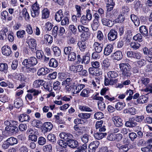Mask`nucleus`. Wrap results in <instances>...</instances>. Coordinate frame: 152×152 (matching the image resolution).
<instances>
[{
    "label": "nucleus",
    "mask_w": 152,
    "mask_h": 152,
    "mask_svg": "<svg viewBox=\"0 0 152 152\" xmlns=\"http://www.w3.org/2000/svg\"><path fill=\"white\" fill-rule=\"evenodd\" d=\"M107 75L108 77L105 78L104 81L105 86L112 85L117 82L118 80L115 78L118 77V75L116 71H109L107 73Z\"/></svg>",
    "instance_id": "nucleus-1"
},
{
    "label": "nucleus",
    "mask_w": 152,
    "mask_h": 152,
    "mask_svg": "<svg viewBox=\"0 0 152 152\" xmlns=\"http://www.w3.org/2000/svg\"><path fill=\"white\" fill-rule=\"evenodd\" d=\"M119 66L123 77L128 78L131 77L132 73L129 68L130 66L129 64L128 63H122L119 64Z\"/></svg>",
    "instance_id": "nucleus-2"
},
{
    "label": "nucleus",
    "mask_w": 152,
    "mask_h": 152,
    "mask_svg": "<svg viewBox=\"0 0 152 152\" xmlns=\"http://www.w3.org/2000/svg\"><path fill=\"white\" fill-rule=\"evenodd\" d=\"M38 63L37 58L34 57H31L24 59L22 62L23 65L26 68L36 65Z\"/></svg>",
    "instance_id": "nucleus-3"
},
{
    "label": "nucleus",
    "mask_w": 152,
    "mask_h": 152,
    "mask_svg": "<svg viewBox=\"0 0 152 152\" xmlns=\"http://www.w3.org/2000/svg\"><path fill=\"white\" fill-rule=\"evenodd\" d=\"M31 8V12L32 17L34 18L37 17L39 13L40 7L37 2L36 1L33 4Z\"/></svg>",
    "instance_id": "nucleus-4"
},
{
    "label": "nucleus",
    "mask_w": 152,
    "mask_h": 152,
    "mask_svg": "<svg viewBox=\"0 0 152 152\" xmlns=\"http://www.w3.org/2000/svg\"><path fill=\"white\" fill-rule=\"evenodd\" d=\"M73 78L72 77H68L62 83V85L66 86L65 89L68 91H71L73 87L72 84Z\"/></svg>",
    "instance_id": "nucleus-5"
},
{
    "label": "nucleus",
    "mask_w": 152,
    "mask_h": 152,
    "mask_svg": "<svg viewBox=\"0 0 152 152\" xmlns=\"http://www.w3.org/2000/svg\"><path fill=\"white\" fill-rule=\"evenodd\" d=\"M148 97L145 96H140L137 100H134L133 103L135 105H137L138 104H144L148 101Z\"/></svg>",
    "instance_id": "nucleus-6"
},
{
    "label": "nucleus",
    "mask_w": 152,
    "mask_h": 152,
    "mask_svg": "<svg viewBox=\"0 0 152 152\" xmlns=\"http://www.w3.org/2000/svg\"><path fill=\"white\" fill-rule=\"evenodd\" d=\"M117 37V32L115 30L111 29L108 34L109 40L113 41L115 40Z\"/></svg>",
    "instance_id": "nucleus-7"
},
{
    "label": "nucleus",
    "mask_w": 152,
    "mask_h": 152,
    "mask_svg": "<svg viewBox=\"0 0 152 152\" xmlns=\"http://www.w3.org/2000/svg\"><path fill=\"white\" fill-rule=\"evenodd\" d=\"M99 143L96 141L91 143L89 145L88 150L89 152H95L96 149L97 148Z\"/></svg>",
    "instance_id": "nucleus-8"
},
{
    "label": "nucleus",
    "mask_w": 152,
    "mask_h": 152,
    "mask_svg": "<svg viewBox=\"0 0 152 152\" xmlns=\"http://www.w3.org/2000/svg\"><path fill=\"white\" fill-rule=\"evenodd\" d=\"M114 125L117 127H122L123 125L122 123L123 120L118 117H114L112 118Z\"/></svg>",
    "instance_id": "nucleus-9"
},
{
    "label": "nucleus",
    "mask_w": 152,
    "mask_h": 152,
    "mask_svg": "<svg viewBox=\"0 0 152 152\" xmlns=\"http://www.w3.org/2000/svg\"><path fill=\"white\" fill-rule=\"evenodd\" d=\"M87 41L84 39L78 42L77 45L80 50L82 52H84L86 49Z\"/></svg>",
    "instance_id": "nucleus-10"
},
{
    "label": "nucleus",
    "mask_w": 152,
    "mask_h": 152,
    "mask_svg": "<svg viewBox=\"0 0 152 152\" xmlns=\"http://www.w3.org/2000/svg\"><path fill=\"white\" fill-rule=\"evenodd\" d=\"M8 28L4 27L0 31V40H4L6 39L7 37L6 33L8 31Z\"/></svg>",
    "instance_id": "nucleus-11"
},
{
    "label": "nucleus",
    "mask_w": 152,
    "mask_h": 152,
    "mask_svg": "<svg viewBox=\"0 0 152 152\" xmlns=\"http://www.w3.org/2000/svg\"><path fill=\"white\" fill-rule=\"evenodd\" d=\"M53 127V125L51 122H47L44 123L43 127L44 132L47 133L50 131L52 129Z\"/></svg>",
    "instance_id": "nucleus-12"
},
{
    "label": "nucleus",
    "mask_w": 152,
    "mask_h": 152,
    "mask_svg": "<svg viewBox=\"0 0 152 152\" xmlns=\"http://www.w3.org/2000/svg\"><path fill=\"white\" fill-rule=\"evenodd\" d=\"M137 125V123L135 121L133 118H129V120L126 121L125 124V125L126 127H133Z\"/></svg>",
    "instance_id": "nucleus-13"
},
{
    "label": "nucleus",
    "mask_w": 152,
    "mask_h": 152,
    "mask_svg": "<svg viewBox=\"0 0 152 152\" xmlns=\"http://www.w3.org/2000/svg\"><path fill=\"white\" fill-rule=\"evenodd\" d=\"M129 143L128 142H126V144L122 145L118 143L116 145V147L119 148V151L121 152H126L129 150L128 145Z\"/></svg>",
    "instance_id": "nucleus-14"
},
{
    "label": "nucleus",
    "mask_w": 152,
    "mask_h": 152,
    "mask_svg": "<svg viewBox=\"0 0 152 152\" xmlns=\"http://www.w3.org/2000/svg\"><path fill=\"white\" fill-rule=\"evenodd\" d=\"M66 142L67 145L71 148H76L78 145V142L75 140H67Z\"/></svg>",
    "instance_id": "nucleus-15"
},
{
    "label": "nucleus",
    "mask_w": 152,
    "mask_h": 152,
    "mask_svg": "<svg viewBox=\"0 0 152 152\" xmlns=\"http://www.w3.org/2000/svg\"><path fill=\"white\" fill-rule=\"evenodd\" d=\"M102 24L104 25L109 27H112L113 25V22L111 20L109 19L104 18L102 20Z\"/></svg>",
    "instance_id": "nucleus-16"
},
{
    "label": "nucleus",
    "mask_w": 152,
    "mask_h": 152,
    "mask_svg": "<svg viewBox=\"0 0 152 152\" xmlns=\"http://www.w3.org/2000/svg\"><path fill=\"white\" fill-rule=\"evenodd\" d=\"M5 130L9 132L15 133L18 132V129L17 127L11 125L10 126H6Z\"/></svg>",
    "instance_id": "nucleus-17"
},
{
    "label": "nucleus",
    "mask_w": 152,
    "mask_h": 152,
    "mask_svg": "<svg viewBox=\"0 0 152 152\" xmlns=\"http://www.w3.org/2000/svg\"><path fill=\"white\" fill-rule=\"evenodd\" d=\"M103 45L102 43H99L97 42H95L93 45V47L96 51L98 53H100L102 50Z\"/></svg>",
    "instance_id": "nucleus-18"
},
{
    "label": "nucleus",
    "mask_w": 152,
    "mask_h": 152,
    "mask_svg": "<svg viewBox=\"0 0 152 152\" xmlns=\"http://www.w3.org/2000/svg\"><path fill=\"white\" fill-rule=\"evenodd\" d=\"M139 31L140 34L143 36L146 37L148 36V29L146 26H140L139 28Z\"/></svg>",
    "instance_id": "nucleus-19"
},
{
    "label": "nucleus",
    "mask_w": 152,
    "mask_h": 152,
    "mask_svg": "<svg viewBox=\"0 0 152 152\" xmlns=\"http://www.w3.org/2000/svg\"><path fill=\"white\" fill-rule=\"evenodd\" d=\"M2 54L5 56H9L11 53L12 51L10 47L8 46H4L2 48Z\"/></svg>",
    "instance_id": "nucleus-20"
},
{
    "label": "nucleus",
    "mask_w": 152,
    "mask_h": 152,
    "mask_svg": "<svg viewBox=\"0 0 152 152\" xmlns=\"http://www.w3.org/2000/svg\"><path fill=\"white\" fill-rule=\"evenodd\" d=\"M49 72V70L47 68L42 67L38 70L37 74L39 76H44L48 73Z\"/></svg>",
    "instance_id": "nucleus-21"
},
{
    "label": "nucleus",
    "mask_w": 152,
    "mask_h": 152,
    "mask_svg": "<svg viewBox=\"0 0 152 152\" xmlns=\"http://www.w3.org/2000/svg\"><path fill=\"white\" fill-rule=\"evenodd\" d=\"M130 18L132 21L137 26H139L140 24V20L138 17L134 15L131 14L130 15Z\"/></svg>",
    "instance_id": "nucleus-22"
},
{
    "label": "nucleus",
    "mask_w": 152,
    "mask_h": 152,
    "mask_svg": "<svg viewBox=\"0 0 152 152\" xmlns=\"http://www.w3.org/2000/svg\"><path fill=\"white\" fill-rule=\"evenodd\" d=\"M113 49V46L111 44H109L106 46L104 48V55H109L112 52Z\"/></svg>",
    "instance_id": "nucleus-23"
},
{
    "label": "nucleus",
    "mask_w": 152,
    "mask_h": 152,
    "mask_svg": "<svg viewBox=\"0 0 152 152\" xmlns=\"http://www.w3.org/2000/svg\"><path fill=\"white\" fill-rule=\"evenodd\" d=\"M64 17L63 12L61 10H60L56 12L55 18L56 20L58 22L61 20V19Z\"/></svg>",
    "instance_id": "nucleus-24"
},
{
    "label": "nucleus",
    "mask_w": 152,
    "mask_h": 152,
    "mask_svg": "<svg viewBox=\"0 0 152 152\" xmlns=\"http://www.w3.org/2000/svg\"><path fill=\"white\" fill-rule=\"evenodd\" d=\"M29 116L25 114H22L19 117V120L21 122L23 121L28 122L30 120Z\"/></svg>",
    "instance_id": "nucleus-25"
},
{
    "label": "nucleus",
    "mask_w": 152,
    "mask_h": 152,
    "mask_svg": "<svg viewBox=\"0 0 152 152\" xmlns=\"http://www.w3.org/2000/svg\"><path fill=\"white\" fill-rule=\"evenodd\" d=\"M113 59L117 60H120L123 57L121 51H118L113 53L112 55Z\"/></svg>",
    "instance_id": "nucleus-26"
},
{
    "label": "nucleus",
    "mask_w": 152,
    "mask_h": 152,
    "mask_svg": "<svg viewBox=\"0 0 152 152\" xmlns=\"http://www.w3.org/2000/svg\"><path fill=\"white\" fill-rule=\"evenodd\" d=\"M92 91L88 88H85L83 90L80 94V95L84 97H88L89 96V94L92 92Z\"/></svg>",
    "instance_id": "nucleus-27"
},
{
    "label": "nucleus",
    "mask_w": 152,
    "mask_h": 152,
    "mask_svg": "<svg viewBox=\"0 0 152 152\" xmlns=\"http://www.w3.org/2000/svg\"><path fill=\"white\" fill-rule=\"evenodd\" d=\"M22 100L20 98L18 97L14 101V106L16 108H19L23 105Z\"/></svg>",
    "instance_id": "nucleus-28"
},
{
    "label": "nucleus",
    "mask_w": 152,
    "mask_h": 152,
    "mask_svg": "<svg viewBox=\"0 0 152 152\" xmlns=\"http://www.w3.org/2000/svg\"><path fill=\"white\" fill-rule=\"evenodd\" d=\"M50 15V12L47 8L44 9L42 11V18L46 19L48 18Z\"/></svg>",
    "instance_id": "nucleus-29"
},
{
    "label": "nucleus",
    "mask_w": 152,
    "mask_h": 152,
    "mask_svg": "<svg viewBox=\"0 0 152 152\" xmlns=\"http://www.w3.org/2000/svg\"><path fill=\"white\" fill-rule=\"evenodd\" d=\"M125 102H118L115 105V108L118 110H122L125 106Z\"/></svg>",
    "instance_id": "nucleus-30"
},
{
    "label": "nucleus",
    "mask_w": 152,
    "mask_h": 152,
    "mask_svg": "<svg viewBox=\"0 0 152 152\" xmlns=\"http://www.w3.org/2000/svg\"><path fill=\"white\" fill-rule=\"evenodd\" d=\"M48 65L50 67L56 68L58 65V63L56 59L55 58H52L49 61Z\"/></svg>",
    "instance_id": "nucleus-31"
},
{
    "label": "nucleus",
    "mask_w": 152,
    "mask_h": 152,
    "mask_svg": "<svg viewBox=\"0 0 152 152\" xmlns=\"http://www.w3.org/2000/svg\"><path fill=\"white\" fill-rule=\"evenodd\" d=\"M107 135L106 133L96 132L94 134L95 138L97 140H100L104 137Z\"/></svg>",
    "instance_id": "nucleus-32"
},
{
    "label": "nucleus",
    "mask_w": 152,
    "mask_h": 152,
    "mask_svg": "<svg viewBox=\"0 0 152 152\" xmlns=\"http://www.w3.org/2000/svg\"><path fill=\"white\" fill-rule=\"evenodd\" d=\"M44 81L42 80H35L33 83V87L37 88L41 86H42Z\"/></svg>",
    "instance_id": "nucleus-33"
},
{
    "label": "nucleus",
    "mask_w": 152,
    "mask_h": 152,
    "mask_svg": "<svg viewBox=\"0 0 152 152\" xmlns=\"http://www.w3.org/2000/svg\"><path fill=\"white\" fill-rule=\"evenodd\" d=\"M8 65L6 63H1L0 64V71L2 73H7V72Z\"/></svg>",
    "instance_id": "nucleus-34"
},
{
    "label": "nucleus",
    "mask_w": 152,
    "mask_h": 152,
    "mask_svg": "<svg viewBox=\"0 0 152 152\" xmlns=\"http://www.w3.org/2000/svg\"><path fill=\"white\" fill-rule=\"evenodd\" d=\"M130 10L129 7L127 5H125L122 7L120 13L126 15L129 12Z\"/></svg>",
    "instance_id": "nucleus-35"
},
{
    "label": "nucleus",
    "mask_w": 152,
    "mask_h": 152,
    "mask_svg": "<svg viewBox=\"0 0 152 152\" xmlns=\"http://www.w3.org/2000/svg\"><path fill=\"white\" fill-rule=\"evenodd\" d=\"M6 142H7L10 145H13L18 143L17 139L13 137H11L8 138L6 140Z\"/></svg>",
    "instance_id": "nucleus-36"
},
{
    "label": "nucleus",
    "mask_w": 152,
    "mask_h": 152,
    "mask_svg": "<svg viewBox=\"0 0 152 152\" xmlns=\"http://www.w3.org/2000/svg\"><path fill=\"white\" fill-rule=\"evenodd\" d=\"M75 8L76 9V15L78 18H80L82 15L81 7L78 5H76L75 6Z\"/></svg>",
    "instance_id": "nucleus-37"
},
{
    "label": "nucleus",
    "mask_w": 152,
    "mask_h": 152,
    "mask_svg": "<svg viewBox=\"0 0 152 152\" xmlns=\"http://www.w3.org/2000/svg\"><path fill=\"white\" fill-rule=\"evenodd\" d=\"M91 114L90 113H80L78 115V117L81 118L82 119H88L91 116Z\"/></svg>",
    "instance_id": "nucleus-38"
},
{
    "label": "nucleus",
    "mask_w": 152,
    "mask_h": 152,
    "mask_svg": "<svg viewBox=\"0 0 152 152\" xmlns=\"http://www.w3.org/2000/svg\"><path fill=\"white\" fill-rule=\"evenodd\" d=\"M136 109L134 107H131L126 109L124 110V113L125 114L129 113L130 114L134 115L135 114Z\"/></svg>",
    "instance_id": "nucleus-39"
},
{
    "label": "nucleus",
    "mask_w": 152,
    "mask_h": 152,
    "mask_svg": "<svg viewBox=\"0 0 152 152\" xmlns=\"http://www.w3.org/2000/svg\"><path fill=\"white\" fill-rule=\"evenodd\" d=\"M90 56L88 55H86L83 57L81 64L85 65L87 64L90 62Z\"/></svg>",
    "instance_id": "nucleus-40"
},
{
    "label": "nucleus",
    "mask_w": 152,
    "mask_h": 152,
    "mask_svg": "<svg viewBox=\"0 0 152 152\" xmlns=\"http://www.w3.org/2000/svg\"><path fill=\"white\" fill-rule=\"evenodd\" d=\"M43 83V84L42 85L44 89H45L46 91H48L49 92H51L52 91V87L50 83H46L45 81Z\"/></svg>",
    "instance_id": "nucleus-41"
},
{
    "label": "nucleus",
    "mask_w": 152,
    "mask_h": 152,
    "mask_svg": "<svg viewBox=\"0 0 152 152\" xmlns=\"http://www.w3.org/2000/svg\"><path fill=\"white\" fill-rule=\"evenodd\" d=\"M43 150L44 152H51L52 147L51 144H48L43 146Z\"/></svg>",
    "instance_id": "nucleus-42"
},
{
    "label": "nucleus",
    "mask_w": 152,
    "mask_h": 152,
    "mask_svg": "<svg viewBox=\"0 0 152 152\" xmlns=\"http://www.w3.org/2000/svg\"><path fill=\"white\" fill-rule=\"evenodd\" d=\"M78 31L79 32H88L89 31L88 28L85 27L82 25H79L77 27Z\"/></svg>",
    "instance_id": "nucleus-43"
},
{
    "label": "nucleus",
    "mask_w": 152,
    "mask_h": 152,
    "mask_svg": "<svg viewBox=\"0 0 152 152\" xmlns=\"http://www.w3.org/2000/svg\"><path fill=\"white\" fill-rule=\"evenodd\" d=\"M68 60L70 61H73L76 58V54L74 52H71L68 55Z\"/></svg>",
    "instance_id": "nucleus-44"
},
{
    "label": "nucleus",
    "mask_w": 152,
    "mask_h": 152,
    "mask_svg": "<svg viewBox=\"0 0 152 152\" xmlns=\"http://www.w3.org/2000/svg\"><path fill=\"white\" fill-rule=\"evenodd\" d=\"M79 108L82 111L88 112L92 111V110L90 107L86 106L79 105Z\"/></svg>",
    "instance_id": "nucleus-45"
},
{
    "label": "nucleus",
    "mask_w": 152,
    "mask_h": 152,
    "mask_svg": "<svg viewBox=\"0 0 152 152\" xmlns=\"http://www.w3.org/2000/svg\"><path fill=\"white\" fill-rule=\"evenodd\" d=\"M130 45V47L135 50L139 48L140 46V44L137 42H132Z\"/></svg>",
    "instance_id": "nucleus-46"
},
{
    "label": "nucleus",
    "mask_w": 152,
    "mask_h": 152,
    "mask_svg": "<svg viewBox=\"0 0 152 152\" xmlns=\"http://www.w3.org/2000/svg\"><path fill=\"white\" fill-rule=\"evenodd\" d=\"M44 38L49 44H51L53 42V37L49 34L45 35L44 36Z\"/></svg>",
    "instance_id": "nucleus-47"
},
{
    "label": "nucleus",
    "mask_w": 152,
    "mask_h": 152,
    "mask_svg": "<svg viewBox=\"0 0 152 152\" xmlns=\"http://www.w3.org/2000/svg\"><path fill=\"white\" fill-rule=\"evenodd\" d=\"M133 39L136 41L141 42L142 41V36L140 33H138L133 37Z\"/></svg>",
    "instance_id": "nucleus-48"
},
{
    "label": "nucleus",
    "mask_w": 152,
    "mask_h": 152,
    "mask_svg": "<svg viewBox=\"0 0 152 152\" xmlns=\"http://www.w3.org/2000/svg\"><path fill=\"white\" fill-rule=\"evenodd\" d=\"M143 50L144 54L152 55V48L148 49L147 47H145L143 48Z\"/></svg>",
    "instance_id": "nucleus-49"
},
{
    "label": "nucleus",
    "mask_w": 152,
    "mask_h": 152,
    "mask_svg": "<svg viewBox=\"0 0 152 152\" xmlns=\"http://www.w3.org/2000/svg\"><path fill=\"white\" fill-rule=\"evenodd\" d=\"M99 25V21H93L91 26L92 29L94 31L96 30Z\"/></svg>",
    "instance_id": "nucleus-50"
},
{
    "label": "nucleus",
    "mask_w": 152,
    "mask_h": 152,
    "mask_svg": "<svg viewBox=\"0 0 152 152\" xmlns=\"http://www.w3.org/2000/svg\"><path fill=\"white\" fill-rule=\"evenodd\" d=\"M21 12L22 13L23 16L25 18L26 20H28L29 19L30 17L29 15L26 8H24L21 11Z\"/></svg>",
    "instance_id": "nucleus-51"
},
{
    "label": "nucleus",
    "mask_w": 152,
    "mask_h": 152,
    "mask_svg": "<svg viewBox=\"0 0 152 152\" xmlns=\"http://www.w3.org/2000/svg\"><path fill=\"white\" fill-rule=\"evenodd\" d=\"M47 138L48 140L53 143L56 142V137L54 134H49L47 136Z\"/></svg>",
    "instance_id": "nucleus-52"
},
{
    "label": "nucleus",
    "mask_w": 152,
    "mask_h": 152,
    "mask_svg": "<svg viewBox=\"0 0 152 152\" xmlns=\"http://www.w3.org/2000/svg\"><path fill=\"white\" fill-rule=\"evenodd\" d=\"M46 141L45 138L43 137H40L38 138L37 142L39 145H43L45 144Z\"/></svg>",
    "instance_id": "nucleus-53"
},
{
    "label": "nucleus",
    "mask_w": 152,
    "mask_h": 152,
    "mask_svg": "<svg viewBox=\"0 0 152 152\" xmlns=\"http://www.w3.org/2000/svg\"><path fill=\"white\" fill-rule=\"evenodd\" d=\"M89 21H90L88 20V19L85 15H83L80 19V21L83 25L86 24Z\"/></svg>",
    "instance_id": "nucleus-54"
},
{
    "label": "nucleus",
    "mask_w": 152,
    "mask_h": 152,
    "mask_svg": "<svg viewBox=\"0 0 152 152\" xmlns=\"http://www.w3.org/2000/svg\"><path fill=\"white\" fill-rule=\"evenodd\" d=\"M27 92L29 93H33V95L36 96L38 95L39 94L41 93V91H39L37 90H35L34 89H32L27 91Z\"/></svg>",
    "instance_id": "nucleus-55"
},
{
    "label": "nucleus",
    "mask_w": 152,
    "mask_h": 152,
    "mask_svg": "<svg viewBox=\"0 0 152 152\" xmlns=\"http://www.w3.org/2000/svg\"><path fill=\"white\" fill-rule=\"evenodd\" d=\"M25 34V31L24 30H20L17 31L16 35L19 38H22L24 37V35Z\"/></svg>",
    "instance_id": "nucleus-56"
},
{
    "label": "nucleus",
    "mask_w": 152,
    "mask_h": 152,
    "mask_svg": "<svg viewBox=\"0 0 152 152\" xmlns=\"http://www.w3.org/2000/svg\"><path fill=\"white\" fill-rule=\"evenodd\" d=\"M141 149L142 151L152 152V145H149L147 147L142 148Z\"/></svg>",
    "instance_id": "nucleus-57"
},
{
    "label": "nucleus",
    "mask_w": 152,
    "mask_h": 152,
    "mask_svg": "<svg viewBox=\"0 0 152 152\" xmlns=\"http://www.w3.org/2000/svg\"><path fill=\"white\" fill-rule=\"evenodd\" d=\"M53 50L54 54L56 56H58L61 54V50L58 47H55L53 48Z\"/></svg>",
    "instance_id": "nucleus-58"
},
{
    "label": "nucleus",
    "mask_w": 152,
    "mask_h": 152,
    "mask_svg": "<svg viewBox=\"0 0 152 152\" xmlns=\"http://www.w3.org/2000/svg\"><path fill=\"white\" fill-rule=\"evenodd\" d=\"M98 106L99 109L101 111L104 110L105 107V104L103 101H98Z\"/></svg>",
    "instance_id": "nucleus-59"
},
{
    "label": "nucleus",
    "mask_w": 152,
    "mask_h": 152,
    "mask_svg": "<svg viewBox=\"0 0 152 152\" xmlns=\"http://www.w3.org/2000/svg\"><path fill=\"white\" fill-rule=\"evenodd\" d=\"M36 53V57L38 59H41L43 57V53L42 50H37Z\"/></svg>",
    "instance_id": "nucleus-60"
},
{
    "label": "nucleus",
    "mask_w": 152,
    "mask_h": 152,
    "mask_svg": "<svg viewBox=\"0 0 152 152\" xmlns=\"http://www.w3.org/2000/svg\"><path fill=\"white\" fill-rule=\"evenodd\" d=\"M81 138L82 142L86 144L88 142L89 136L87 134H84L81 136Z\"/></svg>",
    "instance_id": "nucleus-61"
},
{
    "label": "nucleus",
    "mask_w": 152,
    "mask_h": 152,
    "mask_svg": "<svg viewBox=\"0 0 152 152\" xmlns=\"http://www.w3.org/2000/svg\"><path fill=\"white\" fill-rule=\"evenodd\" d=\"M110 65V63L107 59L104 60L102 62V66L105 69L108 68Z\"/></svg>",
    "instance_id": "nucleus-62"
},
{
    "label": "nucleus",
    "mask_w": 152,
    "mask_h": 152,
    "mask_svg": "<svg viewBox=\"0 0 152 152\" xmlns=\"http://www.w3.org/2000/svg\"><path fill=\"white\" fill-rule=\"evenodd\" d=\"M57 75V73L56 72L49 74L48 76V78L49 80L55 79L56 78Z\"/></svg>",
    "instance_id": "nucleus-63"
},
{
    "label": "nucleus",
    "mask_w": 152,
    "mask_h": 152,
    "mask_svg": "<svg viewBox=\"0 0 152 152\" xmlns=\"http://www.w3.org/2000/svg\"><path fill=\"white\" fill-rule=\"evenodd\" d=\"M92 11L89 9L87 10L86 11V16L88 20L90 21L92 18Z\"/></svg>",
    "instance_id": "nucleus-64"
}]
</instances>
